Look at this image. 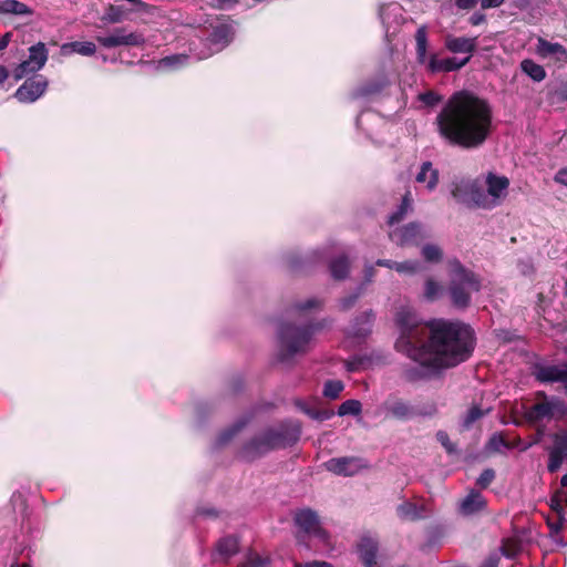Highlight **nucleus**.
Segmentation results:
<instances>
[{"instance_id": "nucleus-21", "label": "nucleus", "mask_w": 567, "mask_h": 567, "mask_svg": "<svg viewBox=\"0 0 567 567\" xmlns=\"http://www.w3.org/2000/svg\"><path fill=\"white\" fill-rule=\"evenodd\" d=\"M565 460H567V442L558 437L548 453V472H557Z\"/></svg>"}, {"instance_id": "nucleus-11", "label": "nucleus", "mask_w": 567, "mask_h": 567, "mask_svg": "<svg viewBox=\"0 0 567 567\" xmlns=\"http://www.w3.org/2000/svg\"><path fill=\"white\" fill-rule=\"evenodd\" d=\"M484 184L491 209L499 206L507 195L509 179L489 172L484 178Z\"/></svg>"}, {"instance_id": "nucleus-41", "label": "nucleus", "mask_w": 567, "mask_h": 567, "mask_svg": "<svg viewBox=\"0 0 567 567\" xmlns=\"http://www.w3.org/2000/svg\"><path fill=\"white\" fill-rule=\"evenodd\" d=\"M33 66V63L29 59L24 60L14 69V78L20 80L30 73L38 72L39 70H35Z\"/></svg>"}, {"instance_id": "nucleus-43", "label": "nucleus", "mask_w": 567, "mask_h": 567, "mask_svg": "<svg viewBox=\"0 0 567 567\" xmlns=\"http://www.w3.org/2000/svg\"><path fill=\"white\" fill-rule=\"evenodd\" d=\"M484 415V412L478 406H472L463 419V426L468 429L474 422L480 420Z\"/></svg>"}, {"instance_id": "nucleus-37", "label": "nucleus", "mask_w": 567, "mask_h": 567, "mask_svg": "<svg viewBox=\"0 0 567 567\" xmlns=\"http://www.w3.org/2000/svg\"><path fill=\"white\" fill-rule=\"evenodd\" d=\"M422 264L419 260H405L394 265V270L399 274L415 275L422 270Z\"/></svg>"}, {"instance_id": "nucleus-23", "label": "nucleus", "mask_w": 567, "mask_h": 567, "mask_svg": "<svg viewBox=\"0 0 567 567\" xmlns=\"http://www.w3.org/2000/svg\"><path fill=\"white\" fill-rule=\"evenodd\" d=\"M474 179L468 177H455L451 182V195L455 200L467 205L470 192Z\"/></svg>"}, {"instance_id": "nucleus-32", "label": "nucleus", "mask_w": 567, "mask_h": 567, "mask_svg": "<svg viewBox=\"0 0 567 567\" xmlns=\"http://www.w3.org/2000/svg\"><path fill=\"white\" fill-rule=\"evenodd\" d=\"M520 69L525 74H527L536 82H540L546 78L545 69L530 59L523 60L520 63Z\"/></svg>"}, {"instance_id": "nucleus-13", "label": "nucleus", "mask_w": 567, "mask_h": 567, "mask_svg": "<svg viewBox=\"0 0 567 567\" xmlns=\"http://www.w3.org/2000/svg\"><path fill=\"white\" fill-rule=\"evenodd\" d=\"M391 240L398 245H419L427 237L423 226L420 223H410L402 228L392 230L389 234Z\"/></svg>"}, {"instance_id": "nucleus-25", "label": "nucleus", "mask_w": 567, "mask_h": 567, "mask_svg": "<svg viewBox=\"0 0 567 567\" xmlns=\"http://www.w3.org/2000/svg\"><path fill=\"white\" fill-rule=\"evenodd\" d=\"M96 45L91 41H74L70 43H64L61 47V52L64 55L71 54V53H78L84 56H91L95 53Z\"/></svg>"}, {"instance_id": "nucleus-18", "label": "nucleus", "mask_w": 567, "mask_h": 567, "mask_svg": "<svg viewBox=\"0 0 567 567\" xmlns=\"http://www.w3.org/2000/svg\"><path fill=\"white\" fill-rule=\"evenodd\" d=\"M234 28L230 24H218L209 34L210 45L214 47V52H218L227 47L234 39Z\"/></svg>"}, {"instance_id": "nucleus-19", "label": "nucleus", "mask_w": 567, "mask_h": 567, "mask_svg": "<svg viewBox=\"0 0 567 567\" xmlns=\"http://www.w3.org/2000/svg\"><path fill=\"white\" fill-rule=\"evenodd\" d=\"M470 193L467 207L491 210L484 182L475 178Z\"/></svg>"}, {"instance_id": "nucleus-52", "label": "nucleus", "mask_w": 567, "mask_h": 567, "mask_svg": "<svg viewBox=\"0 0 567 567\" xmlns=\"http://www.w3.org/2000/svg\"><path fill=\"white\" fill-rule=\"evenodd\" d=\"M478 0H455V4L458 9L468 10L476 6Z\"/></svg>"}, {"instance_id": "nucleus-10", "label": "nucleus", "mask_w": 567, "mask_h": 567, "mask_svg": "<svg viewBox=\"0 0 567 567\" xmlns=\"http://www.w3.org/2000/svg\"><path fill=\"white\" fill-rule=\"evenodd\" d=\"M327 471L339 476H353L367 468V462L357 456L333 457L324 463Z\"/></svg>"}, {"instance_id": "nucleus-57", "label": "nucleus", "mask_w": 567, "mask_h": 567, "mask_svg": "<svg viewBox=\"0 0 567 567\" xmlns=\"http://www.w3.org/2000/svg\"><path fill=\"white\" fill-rule=\"evenodd\" d=\"M375 265L381 266V267H386L390 269H394V265H396V261H392L389 259H378Z\"/></svg>"}, {"instance_id": "nucleus-54", "label": "nucleus", "mask_w": 567, "mask_h": 567, "mask_svg": "<svg viewBox=\"0 0 567 567\" xmlns=\"http://www.w3.org/2000/svg\"><path fill=\"white\" fill-rule=\"evenodd\" d=\"M554 179H555L556 183H559V184L565 185L567 187V168H560L556 173Z\"/></svg>"}, {"instance_id": "nucleus-39", "label": "nucleus", "mask_w": 567, "mask_h": 567, "mask_svg": "<svg viewBox=\"0 0 567 567\" xmlns=\"http://www.w3.org/2000/svg\"><path fill=\"white\" fill-rule=\"evenodd\" d=\"M344 385L339 380H329L324 383L323 395L328 399L334 400L342 392Z\"/></svg>"}, {"instance_id": "nucleus-50", "label": "nucleus", "mask_w": 567, "mask_h": 567, "mask_svg": "<svg viewBox=\"0 0 567 567\" xmlns=\"http://www.w3.org/2000/svg\"><path fill=\"white\" fill-rule=\"evenodd\" d=\"M216 8L220 10H230L236 4L240 2V0H214Z\"/></svg>"}, {"instance_id": "nucleus-16", "label": "nucleus", "mask_w": 567, "mask_h": 567, "mask_svg": "<svg viewBox=\"0 0 567 567\" xmlns=\"http://www.w3.org/2000/svg\"><path fill=\"white\" fill-rule=\"evenodd\" d=\"M357 548L359 557L365 567H373L377 565V556L379 549V543L377 538L370 535H364L360 538Z\"/></svg>"}, {"instance_id": "nucleus-40", "label": "nucleus", "mask_w": 567, "mask_h": 567, "mask_svg": "<svg viewBox=\"0 0 567 567\" xmlns=\"http://www.w3.org/2000/svg\"><path fill=\"white\" fill-rule=\"evenodd\" d=\"M248 422V420H241L238 421L236 424H234L231 427L225 430L219 436H218V444L224 445L227 442H229L236 433H238Z\"/></svg>"}, {"instance_id": "nucleus-33", "label": "nucleus", "mask_w": 567, "mask_h": 567, "mask_svg": "<svg viewBox=\"0 0 567 567\" xmlns=\"http://www.w3.org/2000/svg\"><path fill=\"white\" fill-rule=\"evenodd\" d=\"M188 56L185 54H173L161 59L157 63L159 70H175L184 65Z\"/></svg>"}, {"instance_id": "nucleus-45", "label": "nucleus", "mask_w": 567, "mask_h": 567, "mask_svg": "<svg viewBox=\"0 0 567 567\" xmlns=\"http://www.w3.org/2000/svg\"><path fill=\"white\" fill-rule=\"evenodd\" d=\"M419 100L427 106H434L442 100V97L433 91H426L419 94Z\"/></svg>"}, {"instance_id": "nucleus-14", "label": "nucleus", "mask_w": 567, "mask_h": 567, "mask_svg": "<svg viewBox=\"0 0 567 567\" xmlns=\"http://www.w3.org/2000/svg\"><path fill=\"white\" fill-rule=\"evenodd\" d=\"M487 508V499L475 488L468 491L464 498L457 503V512L465 517L484 513Z\"/></svg>"}, {"instance_id": "nucleus-30", "label": "nucleus", "mask_w": 567, "mask_h": 567, "mask_svg": "<svg viewBox=\"0 0 567 567\" xmlns=\"http://www.w3.org/2000/svg\"><path fill=\"white\" fill-rule=\"evenodd\" d=\"M389 84V81L385 76H382L379 80H375L371 83H368L361 87H359L354 93L353 96L355 99L358 97H367L370 95H374L377 93H380L386 85Z\"/></svg>"}, {"instance_id": "nucleus-17", "label": "nucleus", "mask_w": 567, "mask_h": 567, "mask_svg": "<svg viewBox=\"0 0 567 567\" xmlns=\"http://www.w3.org/2000/svg\"><path fill=\"white\" fill-rule=\"evenodd\" d=\"M476 39L477 38L454 37L449 34L444 39V45L446 50L452 53H467V56L471 58L476 50Z\"/></svg>"}, {"instance_id": "nucleus-12", "label": "nucleus", "mask_w": 567, "mask_h": 567, "mask_svg": "<svg viewBox=\"0 0 567 567\" xmlns=\"http://www.w3.org/2000/svg\"><path fill=\"white\" fill-rule=\"evenodd\" d=\"M48 87V81L42 75L32 76L16 91V99L21 103H33L41 97Z\"/></svg>"}, {"instance_id": "nucleus-63", "label": "nucleus", "mask_w": 567, "mask_h": 567, "mask_svg": "<svg viewBox=\"0 0 567 567\" xmlns=\"http://www.w3.org/2000/svg\"><path fill=\"white\" fill-rule=\"evenodd\" d=\"M360 117H361V116L359 115V116L357 117V120H355V125H357V127H360Z\"/></svg>"}, {"instance_id": "nucleus-44", "label": "nucleus", "mask_w": 567, "mask_h": 567, "mask_svg": "<svg viewBox=\"0 0 567 567\" xmlns=\"http://www.w3.org/2000/svg\"><path fill=\"white\" fill-rule=\"evenodd\" d=\"M495 480V471L492 468L484 470L481 475L476 480V485L481 489L487 488L492 482Z\"/></svg>"}, {"instance_id": "nucleus-1", "label": "nucleus", "mask_w": 567, "mask_h": 567, "mask_svg": "<svg viewBox=\"0 0 567 567\" xmlns=\"http://www.w3.org/2000/svg\"><path fill=\"white\" fill-rule=\"evenodd\" d=\"M395 322L400 329L395 349L414 362L402 371L409 382L427 380L457 365L474 349V332L463 322L436 319L425 323L409 306L398 309Z\"/></svg>"}, {"instance_id": "nucleus-2", "label": "nucleus", "mask_w": 567, "mask_h": 567, "mask_svg": "<svg viewBox=\"0 0 567 567\" xmlns=\"http://www.w3.org/2000/svg\"><path fill=\"white\" fill-rule=\"evenodd\" d=\"M492 118V109L485 100L460 91L444 104L436 116V124L440 135L450 144L471 150L487 140Z\"/></svg>"}, {"instance_id": "nucleus-49", "label": "nucleus", "mask_w": 567, "mask_h": 567, "mask_svg": "<svg viewBox=\"0 0 567 567\" xmlns=\"http://www.w3.org/2000/svg\"><path fill=\"white\" fill-rule=\"evenodd\" d=\"M296 405L307 415H309L312 419H321L320 413L307 405L303 401H297Z\"/></svg>"}, {"instance_id": "nucleus-51", "label": "nucleus", "mask_w": 567, "mask_h": 567, "mask_svg": "<svg viewBox=\"0 0 567 567\" xmlns=\"http://www.w3.org/2000/svg\"><path fill=\"white\" fill-rule=\"evenodd\" d=\"M295 567H332L331 564L327 563V561H319V560H313V561H308V563H296L295 564Z\"/></svg>"}, {"instance_id": "nucleus-31", "label": "nucleus", "mask_w": 567, "mask_h": 567, "mask_svg": "<svg viewBox=\"0 0 567 567\" xmlns=\"http://www.w3.org/2000/svg\"><path fill=\"white\" fill-rule=\"evenodd\" d=\"M35 70H41L48 60V50L42 42L32 45L29 49V58Z\"/></svg>"}, {"instance_id": "nucleus-9", "label": "nucleus", "mask_w": 567, "mask_h": 567, "mask_svg": "<svg viewBox=\"0 0 567 567\" xmlns=\"http://www.w3.org/2000/svg\"><path fill=\"white\" fill-rule=\"evenodd\" d=\"M383 408L388 414L396 420H409L417 415H432L435 412L434 405H430L429 410L423 412L400 398L388 399Z\"/></svg>"}, {"instance_id": "nucleus-5", "label": "nucleus", "mask_w": 567, "mask_h": 567, "mask_svg": "<svg viewBox=\"0 0 567 567\" xmlns=\"http://www.w3.org/2000/svg\"><path fill=\"white\" fill-rule=\"evenodd\" d=\"M447 266V292L451 302L457 309H466L471 305L472 293L481 290V279L474 271L463 266L456 258L450 259Z\"/></svg>"}, {"instance_id": "nucleus-48", "label": "nucleus", "mask_w": 567, "mask_h": 567, "mask_svg": "<svg viewBox=\"0 0 567 567\" xmlns=\"http://www.w3.org/2000/svg\"><path fill=\"white\" fill-rule=\"evenodd\" d=\"M360 291L355 292V293H352L348 297H344L340 300V307L341 309L343 310H348L350 308H352L354 306V303L357 302L359 296H360Z\"/></svg>"}, {"instance_id": "nucleus-34", "label": "nucleus", "mask_w": 567, "mask_h": 567, "mask_svg": "<svg viewBox=\"0 0 567 567\" xmlns=\"http://www.w3.org/2000/svg\"><path fill=\"white\" fill-rule=\"evenodd\" d=\"M443 291L444 289L440 282L433 278L426 279L423 296L427 301L437 300L442 296Z\"/></svg>"}, {"instance_id": "nucleus-27", "label": "nucleus", "mask_w": 567, "mask_h": 567, "mask_svg": "<svg viewBox=\"0 0 567 567\" xmlns=\"http://www.w3.org/2000/svg\"><path fill=\"white\" fill-rule=\"evenodd\" d=\"M398 516L406 520H416L423 517V507L411 502H403L396 507Z\"/></svg>"}, {"instance_id": "nucleus-62", "label": "nucleus", "mask_w": 567, "mask_h": 567, "mask_svg": "<svg viewBox=\"0 0 567 567\" xmlns=\"http://www.w3.org/2000/svg\"><path fill=\"white\" fill-rule=\"evenodd\" d=\"M348 370H349V371H354V370H355V368L353 367V364H352V363H349V364H348Z\"/></svg>"}, {"instance_id": "nucleus-20", "label": "nucleus", "mask_w": 567, "mask_h": 567, "mask_svg": "<svg viewBox=\"0 0 567 567\" xmlns=\"http://www.w3.org/2000/svg\"><path fill=\"white\" fill-rule=\"evenodd\" d=\"M374 321L372 311L363 312L360 317L355 318L351 324L348 334L352 338L363 339L370 334Z\"/></svg>"}, {"instance_id": "nucleus-24", "label": "nucleus", "mask_w": 567, "mask_h": 567, "mask_svg": "<svg viewBox=\"0 0 567 567\" xmlns=\"http://www.w3.org/2000/svg\"><path fill=\"white\" fill-rule=\"evenodd\" d=\"M536 51L543 58L555 56L558 61H567V50L561 44L543 38L538 39Z\"/></svg>"}, {"instance_id": "nucleus-35", "label": "nucleus", "mask_w": 567, "mask_h": 567, "mask_svg": "<svg viewBox=\"0 0 567 567\" xmlns=\"http://www.w3.org/2000/svg\"><path fill=\"white\" fill-rule=\"evenodd\" d=\"M412 207V199H411V193L408 192L404 196H403V199H402V203L401 205L399 206V208L396 209V212H394L390 217H389V224L390 225H394L399 221H401L404 216L406 215V213L411 209Z\"/></svg>"}, {"instance_id": "nucleus-6", "label": "nucleus", "mask_w": 567, "mask_h": 567, "mask_svg": "<svg viewBox=\"0 0 567 567\" xmlns=\"http://www.w3.org/2000/svg\"><path fill=\"white\" fill-rule=\"evenodd\" d=\"M427 32L424 25L420 27L415 33V54L419 64L424 65L431 73L453 72L462 69L470 62V56L462 60L457 58L439 59L436 54L426 53Z\"/></svg>"}, {"instance_id": "nucleus-38", "label": "nucleus", "mask_w": 567, "mask_h": 567, "mask_svg": "<svg viewBox=\"0 0 567 567\" xmlns=\"http://www.w3.org/2000/svg\"><path fill=\"white\" fill-rule=\"evenodd\" d=\"M362 410L361 402L358 400H347L340 404L338 415H358Z\"/></svg>"}, {"instance_id": "nucleus-3", "label": "nucleus", "mask_w": 567, "mask_h": 567, "mask_svg": "<svg viewBox=\"0 0 567 567\" xmlns=\"http://www.w3.org/2000/svg\"><path fill=\"white\" fill-rule=\"evenodd\" d=\"M321 302L316 298H309L305 302H298L289 309V315L297 322H282L278 330L277 359L288 363L298 354H303L310 349V343L316 331L322 328L320 323H312L308 319V311L317 309Z\"/></svg>"}, {"instance_id": "nucleus-28", "label": "nucleus", "mask_w": 567, "mask_h": 567, "mask_svg": "<svg viewBox=\"0 0 567 567\" xmlns=\"http://www.w3.org/2000/svg\"><path fill=\"white\" fill-rule=\"evenodd\" d=\"M238 550V540L234 536L221 538L217 544V553L223 560H228Z\"/></svg>"}, {"instance_id": "nucleus-22", "label": "nucleus", "mask_w": 567, "mask_h": 567, "mask_svg": "<svg viewBox=\"0 0 567 567\" xmlns=\"http://www.w3.org/2000/svg\"><path fill=\"white\" fill-rule=\"evenodd\" d=\"M439 171L434 168L433 164L429 161L423 162L420 171L415 175V181L419 184H425L429 192H433L439 184Z\"/></svg>"}, {"instance_id": "nucleus-7", "label": "nucleus", "mask_w": 567, "mask_h": 567, "mask_svg": "<svg viewBox=\"0 0 567 567\" xmlns=\"http://www.w3.org/2000/svg\"><path fill=\"white\" fill-rule=\"evenodd\" d=\"M96 41L106 49L117 47H142L145 43V37L138 31H128L127 28H114L109 34L97 35Z\"/></svg>"}, {"instance_id": "nucleus-53", "label": "nucleus", "mask_w": 567, "mask_h": 567, "mask_svg": "<svg viewBox=\"0 0 567 567\" xmlns=\"http://www.w3.org/2000/svg\"><path fill=\"white\" fill-rule=\"evenodd\" d=\"M505 0H482L481 7L482 9H491L501 7Z\"/></svg>"}, {"instance_id": "nucleus-58", "label": "nucleus", "mask_w": 567, "mask_h": 567, "mask_svg": "<svg viewBox=\"0 0 567 567\" xmlns=\"http://www.w3.org/2000/svg\"><path fill=\"white\" fill-rule=\"evenodd\" d=\"M9 70L6 66L0 65V84H3L9 79Z\"/></svg>"}, {"instance_id": "nucleus-47", "label": "nucleus", "mask_w": 567, "mask_h": 567, "mask_svg": "<svg viewBox=\"0 0 567 567\" xmlns=\"http://www.w3.org/2000/svg\"><path fill=\"white\" fill-rule=\"evenodd\" d=\"M535 443H537V441L524 442L520 439H515L513 442H508V449H517L524 452L532 447Z\"/></svg>"}, {"instance_id": "nucleus-8", "label": "nucleus", "mask_w": 567, "mask_h": 567, "mask_svg": "<svg viewBox=\"0 0 567 567\" xmlns=\"http://www.w3.org/2000/svg\"><path fill=\"white\" fill-rule=\"evenodd\" d=\"M295 523L305 535L317 538L322 544H328L329 535L321 527L318 514L312 509L305 508L297 512Z\"/></svg>"}, {"instance_id": "nucleus-55", "label": "nucleus", "mask_w": 567, "mask_h": 567, "mask_svg": "<svg viewBox=\"0 0 567 567\" xmlns=\"http://www.w3.org/2000/svg\"><path fill=\"white\" fill-rule=\"evenodd\" d=\"M485 21V14L481 12H475L471 16L470 22L472 25H478Z\"/></svg>"}, {"instance_id": "nucleus-64", "label": "nucleus", "mask_w": 567, "mask_h": 567, "mask_svg": "<svg viewBox=\"0 0 567 567\" xmlns=\"http://www.w3.org/2000/svg\"><path fill=\"white\" fill-rule=\"evenodd\" d=\"M565 442H567V432L560 436Z\"/></svg>"}, {"instance_id": "nucleus-46", "label": "nucleus", "mask_w": 567, "mask_h": 567, "mask_svg": "<svg viewBox=\"0 0 567 567\" xmlns=\"http://www.w3.org/2000/svg\"><path fill=\"white\" fill-rule=\"evenodd\" d=\"M436 440L442 444V446L447 451V453H454L455 446L450 441L449 434L445 431H439L436 433Z\"/></svg>"}, {"instance_id": "nucleus-29", "label": "nucleus", "mask_w": 567, "mask_h": 567, "mask_svg": "<svg viewBox=\"0 0 567 567\" xmlns=\"http://www.w3.org/2000/svg\"><path fill=\"white\" fill-rule=\"evenodd\" d=\"M0 13L27 16L31 13V10L27 4L17 0H0Z\"/></svg>"}, {"instance_id": "nucleus-42", "label": "nucleus", "mask_w": 567, "mask_h": 567, "mask_svg": "<svg viewBox=\"0 0 567 567\" xmlns=\"http://www.w3.org/2000/svg\"><path fill=\"white\" fill-rule=\"evenodd\" d=\"M488 451L498 452L502 447L508 449V442L501 434H493L486 445Z\"/></svg>"}, {"instance_id": "nucleus-15", "label": "nucleus", "mask_w": 567, "mask_h": 567, "mask_svg": "<svg viewBox=\"0 0 567 567\" xmlns=\"http://www.w3.org/2000/svg\"><path fill=\"white\" fill-rule=\"evenodd\" d=\"M565 409L564 403L558 399H545L542 402H538L532 405L526 411V417L528 421L537 422L544 419H548L554 416L557 413H563Z\"/></svg>"}, {"instance_id": "nucleus-61", "label": "nucleus", "mask_w": 567, "mask_h": 567, "mask_svg": "<svg viewBox=\"0 0 567 567\" xmlns=\"http://www.w3.org/2000/svg\"><path fill=\"white\" fill-rule=\"evenodd\" d=\"M560 484L563 487L567 488V473L561 477Z\"/></svg>"}, {"instance_id": "nucleus-36", "label": "nucleus", "mask_w": 567, "mask_h": 567, "mask_svg": "<svg viewBox=\"0 0 567 567\" xmlns=\"http://www.w3.org/2000/svg\"><path fill=\"white\" fill-rule=\"evenodd\" d=\"M421 255L427 262H440L443 258V250L439 245L426 244L422 247Z\"/></svg>"}, {"instance_id": "nucleus-60", "label": "nucleus", "mask_w": 567, "mask_h": 567, "mask_svg": "<svg viewBox=\"0 0 567 567\" xmlns=\"http://www.w3.org/2000/svg\"><path fill=\"white\" fill-rule=\"evenodd\" d=\"M498 559L496 557H489L484 561L482 567H497Z\"/></svg>"}, {"instance_id": "nucleus-59", "label": "nucleus", "mask_w": 567, "mask_h": 567, "mask_svg": "<svg viewBox=\"0 0 567 567\" xmlns=\"http://www.w3.org/2000/svg\"><path fill=\"white\" fill-rule=\"evenodd\" d=\"M10 37V33H6L4 35L0 37V50H3L8 47Z\"/></svg>"}, {"instance_id": "nucleus-4", "label": "nucleus", "mask_w": 567, "mask_h": 567, "mask_svg": "<svg viewBox=\"0 0 567 567\" xmlns=\"http://www.w3.org/2000/svg\"><path fill=\"white\" fill-rule=\"evenodd\" d=\"M300 436V425L286 421L255 435L244 444L240 455L246 461H254L265 454L295 444Z\"/></svg>"}, {"instance_id": "nucleus-26", "label": "nucleus", "mask_w": 567, "mask_h": 567, "mask_svg": "<svg viewBox=\"0 0 567 567\" xmlns=\"http://www.w3.org/2000/svg\"><path fill=\"white\" fill-rule=\"evenodd\" d=\"M349 268L350 261L346 255H340L329 262L331 277L336 280H342L347 278Z\"/></svg>"}, {"instance_id": "nucleus-56", "label": "nucleus", "mask_w": 567, "mask_h": 567, "mask_svg": "<svg viewBox=\"0 0 567 567\" xmlns=\"http://www.w3.org/2000/svg\"><path fill=\"white\" fill-rule=\"evenodd\" d=\"M375 270L373 266H367L364 269V281L367 284L371 282L374 277Z\"/></svg>"}]
</instances>
